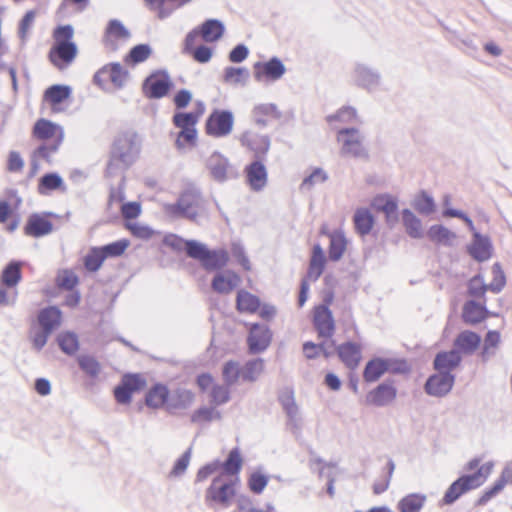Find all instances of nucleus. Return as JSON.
<instances>
[{
	"instance_id": "nucleus-1",
	"label": "nucleus",
	"mask_w": 512,
	"mask_h": 512,
	"mask_svg": "<svg viewBox=\"0 0 512 512\" xmlns=\"http://www.w3.org/2000/svg\"><path fill=\"white\" fill-rule=\"evenodd\" d=\"M141 138L134 131L118 134L112 144L106 175L116 176L135 163L141 152Z\"/></svg>"
},
{
	"instance_id": "nucleus-2",
	"label": "nucleus",
	"mask_w": 512,
	"mask_h": 512,
	"mask_svg": "<svg viewBox=\"0 0 512 512\" xmlns=\"http://www.w3.org/2000/svg\"><path fill=\"white\" fill-rule=\"evenodd\" d=\"M33 134L45 141L33 153L32 165L37 168L36 159L51 161V156L58 151L63 142L64 130L60 125L49 120L39 119L34 125Z\"/></svg>"
},
{
	"instance_id": "nucleus-3",
	"label": "nucleus",
	"mask_w": 512,
	"mask_h": 512,
	"mask_svg": "<svg viewBox=\"0 0 512 512\" xmlns=\"http://www.w3.org/2000/svg\"><path fill=\"white\" fill-rule=\"evenodd\" d=\"M74 29L71 25L59 26L54 30V44L49 51L50 62L58 69H66L76 58L78 49L72 41Z\"/></svg>"
},
{
	"instance_id": "nucleus-4",
	"label": "nucleus",
	"mask_w": 512,
	"mask_h": 512,
	"mask_svg": "<svg viewBox=\"0 0 512 512\" xmlns=\"http://www.w3.org/2000/svg\"><path fill=\"white\" fill-rule=\"evenodd\" d=\"M201 191L194 185L184 188L177 202L164 204V212L173 218H185L195 222L199 216L198 209L201 206Z\"/></svg>"
},
{
	"instance_id": "nucleus-5",
	"label": "nucleus",
	"mask_w": 512,
	"mask_h": 512,
	"mask_svg": "<svg viewBox=\"0 0 512 512\" xmlns=\"http://www.w3.org/2000/svg\"><path fill=\"white\" fill-rule=\"evenodd\" d=\"M365 136L357 128H342L337 133V141L341 144L340 154L354 158H366L367 150L364 146Z\"/></svg>"
},
{
	"instance_id": "nucleus-6",
	"label": "nucleus",
	"mask_w": 512,
	"mask_h": 512,
	"mask_svg": "<svg viewBox=\"0 0 512 512\" xmlns=\"http://www.w3.org/2000/svg\"><path fill=\"white\" fill-rule=\"evenodd\" d=\"M235 495L234 483L225 475H218L207 488L205 493V501L209 507L213 503L219 504L225 508L230 505L231 499Z\"/></svg>"
},
{
	"instance_id": "nucleus-7",
	"label": "nucleus",
	"mask_w": 512,
	"mask_h": 512,
	"mask_svg": "<svg viewBox=\"0 0 512 512\" xmlns=\"http://www.w3.org/2000/svg\"><path fill=\"white\" fill-rule=\"evenodd\" d=\"M353 84L369 93L379 90L382 86L381 72L362 62H356L351 72Z\"/></svg>"
},
{
	"instance_id": "nucleus-8",
	"label": "nucleus",
	"mask_w": 512,
	"mask_h": 512,
	"mask_svg": "<svg viewBox=\"0 0 512 512\" xmlns=\"http://www.w3.org/2000/svg\"><path fill=\"white\" fill-rule=\"evenodd\" d=\"M234 125V115L229 110L215 109L208 116L205 124L206 133L215 138L228 136Z\"/></svg>"
},
{
	"instance_id": "nucleus-9",
	"label": "nucleus",
	"mask_w": 512,
	"mask_h": 512,
	"mask_svg": "<svg viewBox=\"0 0 512 512\" xmlns=\"http://www.w3.org/2000/svg\"><path fill=\"white\" fill-rule=\"evenodd\" d=\"M198 122V115L193 112H178L173 116V124L180 128L176 139V146L178 148L184 147V140L187 144L194 145L197 137V130L195 128Z\"/></svg>"
},
{
	"instance_id": "nucleus-10",
	"label": "nucleus",
	"mask_w": 512,
	"mask_h": 512,
	"mask_svg": "<svg viewBox=\"0 0 512 512\" xmlns=\"http://www.w3.org/2000/svg\"><path fill=\"white\" fill-rule=\"evenodd\" d=\"M206 168L211 178L218 183H224L238 177L237 169L231 165L228 158L219 152H214L208 157Z\"/></svg>"
},
{
	"instance_id": "nucleus-11",
	"label": "nucleus",
	"mask_w": 512,
	"mask_h": 512,
	"mask_svg": "<svg viewBox=\"0 0 512 512\" xmlns=\"http://www.w3.org/2000/svg\"><path fill=\"white\" fill-rule=\"evenodd\" d=\"M403 366H405L404 362H396L392 359L378 357L373 358L367 362L363 371V378L366 382H375L387 371L394 373L403 372Z\"/></svg>"
},
{
	"instance_id": "nucleus-12",
	"label": "nucleus",
	"mask_w": 512,
	"mask_h": 512,
	"mask_svg": "<svg viewBox=\"0 0 512 512\" xmlns=\"http://www.w3.org/2000/svg\"><path fill=\"white\" fill-rule=\"evenodd\" d=\"M455 383V375L452 373H436L430 375L425 382V392L433 397L442 398L448 395Z\"/></svg>"
},
{
	"instance_id": "nucleus-13",
	"label": "nucleus",
	"mask_w": 512,
	"mask_h": 512,
	"mask_svg": "<svg viewBox=\"0 0 512 512\" xmlns=\"http://www.w3.org/2000/svg\"><path fill=\"white\" fill-rule=\"evenodd\" d=\"M172 86L167 72H156L148 76L143 83V92L150 99L164 97Z\"/></svg>"
},
{
	"instance_id": "nucleus-14",
	"label": "nucleus",
	"mask_w": 512,
	"mask_h": 512,
	"mask_svg": "<svg viewBox=\"0 0 512 512\" xmlns=\"http://www.w3.org/2000/svg\"><path fill=\"white\" fill-rule=\"evenodd\" d=\"M286 68L278 57H272L267 62L254 64V78L258 82L277 81L285 74Z\"/></svg>"
},
{
	"instance_id": "nucleus-15",
	"label": "nucleus",
	"mask_w": 512,
	"mask_h": 512,
	"mask_svg": "<svg viewBox=\"0 0 512 512\" xmlns=\"http://www.w3.org/2000/svg\"><path fill=\"white\" fill-rule=\"evenodd\" d=\"M313 324L319 337L330 339L335 332L334 318L326 305H319L315 308Z\"/></svg>"
},
{
	"instance_id": "nucleus-16",
	"label": "nucleus",
	"mask_w": 512,
	"mask_h": 512,
	"mask_svg": "<svg viewBox=\"0 0 512 512\" xmlns=\"http://www.w3.org/2000/svg\"><path fill=\"white\" fill-rule=\"evenodd\" d=\"M145 381L141 376L136 374L125 375L121 383L115 387L114 396L120 404H128L131 401L133 392L144 387Z\"/></svg>"
},
{
	"instance_id": "nucleus-17",
	"label": "nucleus",
	"mask_w": 512,
	"mask_h": 512,
	"mask_svg": "<svg viewBox=\"0 0 512 512\" xmlns=\"http://www.w3.org/2000/svg\"><path fill=\"white\" fill-rule=\"evenodd\" d=\"M103 78H108L115 87L122 88L129 78V72L120 63H110L94 75L97 84H100Z\"/></svg>"
},
{
	"instance_id": "nucleus-18",
	"label": "nucleus",
	"mask_w": 512,
	"mask_h": 512,
	"mask_svg": "<svg viewBox=\"0 0 512 512\" xmlns=\"http://www.w3.org/2000/svg\"><path fill=\"white\" fill-rule=\"evenodd\" d=\"M271 337V332L266 325L253 324L247 340L250 353L257 354L266 350Z\"/></svg>"
},
{
	"instance_id": "nucleus-19",
	"label": "nucleus",
	"mask_w": 512,
	"mask_h": 512,
	"mask_svg": "<svg viewBox=\"0 0 512 512\" xmlns=\"http://www.w3.org/2000/svg\"><path fill=\"white\" fill-rule=\"evenodd\" d=\"M246 179L253 191H262L268 180L267 169L263 163V160H254L245 168Z\"/></svg>"
},
{
	"instance_id": "nucleus-20",
	"label": "nucleus",
	"mask_w": 512,
	"mask_h": 512,
	"mask_svg": "<svg viewBox=\"0 0 512 512\" xmlns=\"http://www.w3.org/2000/svg\"><path fill=\"white\" fill-rule=\"evenodd\" d=\"M474 482L475 477H469L468 474L458 478L446 490L442 499L443 504L451 505L466 492L478 488Z\"/></svg>"
},
{
	"instance_id": "nucleus-21",
	"label": "nucleus",
	"mask_w": 512,
	"mask_h": 512,
	"mask_svg": "<svg viewBox=\"0 0 512 512\" xmlns=\"http://www.w3.org/2000/svg\"><path fill=\"white\" fill-rule=\"evenodd\" d=\"M492 243L488 236H483L479 232H474L473 240L467 247L469 255L478 262H484L492 256Z\"/></svg>"
},
{
	"instance_id": "nucleus-22",
	"label": "nucleus",
	"mask_w": 512,
	"mask_h": 512,
	"mask_svg": "<svg viewBox=\"0 0 512 512\" xmlns=\"http://www.w3.org/2000/svg\"><path fill=\"white\" fill-rule=\"evenodd\" d=\"M397 395L396 388L389 383H381L366 396V403L383 407L391 403Z\"/></svg>"
},
{
	"instance_id": "nucleus-23",
	"label": "nucleus",
	"mask_w": 512,
	"mask_h": 512,
	"mask_svg": "<svg viewBox=\"0 0 512 512\" xmlns=\"http://www.w3.org/2000/svg\"><path fill=\"white\" fill-rule=\"evenodd\" d=\"M131 37L130 31L117 19L108 22L103 36V43L107 48H117L115 40H128Z\"/></svg>"
},
{
	"instance_id": "nucleus-24",
	"label": "nucleus",
	"mask_w": 512,
	"mask_h": 512,
	"mask_svg": "<svg viewBox=\"0 0 512 512\" xmlns=\"http://www.w3.org/2000/svg\"><path fill=\"white\" fill-rule=\"evenodd\" d=\"M241 143L254 152L255 160H264L270 148V138L267 135H252L246 132L241 137Z\"/></svg>"
},
{
	"instance_id": "nucleus-25",
	"label": "nucleus",
	"mask_w": 512,
	"mask_h": 512,
	"mask_svg": "<svg viewBox=\"0 0 512 512\" xmlns=\"http://www.w3.org/2000/svg\"><path fill=\"white\" fill-rule=\"evenodd\" d=\"M462 361V357L458 350L443 351L436 354L433 367L441 373H452Z\"/></svg>"
},
{
	"instance_id": "nucleus-26",
	"label": "nucleus",
	"mask_w": 512,
	"mask_h": 512,
	"mask_svg": "<svg viewBox=\"0 0 512 512\" xmlns=\"http://www.w3.org/2000/svg\"><path fill=\"white\" fill-rule=\"evenodd\" d=\"M52 231L53 224L38 213L31 214L24 227L25 234L35 238L48 235Z\"/></svg>"
},
{
	"instance_id": "nucleus-27",
	"label": "nucleus",
	"mask_w": 512,
	"mask_h": 512,
	"mask_svg": "<svg viewBox=\"0 0 512 512\" xmlns=\"http://www.w3.org/2000/svg\"><path fill=\"white\" fill-rule=\"evenodd\" d=\"M279 401L286 412L288 417L287 425L293 430L300 429V417L298 407L294 400L293 392L290 390L284 391L279 396Z\"/></svg>"
},
{
	"instance_id": "nucleus-28",
	"label": "nucleus",
	"mask_w": 512,
	"mask_h": 512,
	"mask_svg": "<svg viewBox=\"0 0 512 512\" xmlns=\"http://www.w3.org/2000/svg\"><path fill=\"white\" fill-rule=\"evenodd\" d=\"M62 313L56 306H49L39 311L37 324L48 332H53L61 324Z\"/></svg>"
},
{
	"instance_id": "nucleus-29",
	"label": "nucleus",
	"mask_w": 512,
	"mask_h": 512,
	"mask_svg": "<svg viewBox=\"0 0 512 512\" xmlns=\"http://www.w3.org/2000/svg\"><path fill=\"white\" fill-rule=\"evenodd\" d=\"M341 361L350 369H355L361 359V348L353 342H346L337 347Z\"/></svg>"
},
{
	"instance_id": "nucleus-30",
	"label": "nucleus",
	"mask_w": 512,
	"mask_h": 512,
	"mask_svg": "<svg viewBox=\"0 0 512 512\" xmlns=\"http://www.w3.org/2000/svg\"><path fill=\"white\" fill-rule=\"evenodd\" d=\"M480 343L481 337L469 330L462 331L454 340L455 350L468 355L472 354L479 347Z\"/></svg>"
},
{
	"instance_id": "nucleus-31",
	"label": "nucleus",
	"mask_w": 512,
	"mask_h": 512,
	"mask_svg": "<svg viewBox=\"0 0 512 512\" xmlns=\"http://www.w3.org/2000/svg\"><path fill=\"white\" fill-rule=\"evenodd\" d=\"M326 264V257L322 247L319 244L313 246L311 259L309 262L307 277L311 281H317L322 275Z\"/></svg>"
},
{
	"instance_id": "nucleus-32",
	"label": "nucleus",
	"mask_w": 512,
	"mask_h": 512,
	"mask_svg": "<svg viewBox=\"0 0 512 512\" xmlns=\"http://www.w3.org/2000/svg\"><path fill=\"white\" fill-rule=\"evenodd\" d=\"M485 302L478 303L475 300H469L464 304L462 317L468 324H477L485 319L488 311Z\"/></svg>"
},
{
	"instance_id": "nucleus-33",
	"label": "nucleus",
	"mask_w": 512,
	"mask_h": 512,
	"mask_svg": "<svg viewBox=\"0 0 512 512\" xmlns=\"http://www.w3.org/2000/svg\"><path fill=\"white\" fill-rule=\"evenodd\" d=\"M195 399L193 392L187 389H177L168 399L167 410L173 412L175 410H184L189 408Z\"/></svg>"
},
{
	"instance_id": "nucleus-34",
	"label": "nucleus",
	"mask_w": 512,
	"mask_h": 512,
	"mask_svg": "<svg viewBox=\"0 0 512 512\" xmlns=\"http://www.w3.org/2000/svg\"><path fill=\"white\" fill-rule=\"evenodd\" d=\"M266 116H270L278 120L282 117V113L278 109L277 105L273 103H262L253 108L252 117L257 125L265 127L267 125V121L265 119Z\"/></svg>"
},
{
	"instance_id": "nucleus-35",
	"label": "nucleus",
	"mask_w": 512,
	"mask_h": 512,
	"mask_svg": "<svg viewBox=\"0 0 512 512\" xmlns=\"http://www.w3.org/2000/svg\"><path fill=\"white\" fill-rule=\"evenodd\" d=\"M228 262V253L224 249L209 250L207 249L202 261V267L208 271L223 268Z\"/></svg>"
},
{
	"instance_id": "nucleus-36",
	"label": "nucleus",
	"mask_w": 512,
	"mask_h": 512,
	"mask_svg": "<svg viewBox=\"0 0 512 512\" xmlns=\"http://www.w3.org/2000/svg\"><path fill=\"white\" fill-rule=\"evenodd\" d=\"M330 243L328 248V256L331 261H339L347 246V240L342 231L336 230L328 234Z\"/></svg>"
},
{
	"instance_id": "nucleus-37",
	"label": "nucleus",
	"mask_w": 512,
	"mask_h": 512,
	"mask_svg": "<svg viewBox=\"0 0 512 512\" xmlns=\"http://www.w3.org/2000/svg\"><path fill=\"white\" fill-rule=\"evenodd\" d=\"M200 35L205 42L219 40L225 31L223 23L217 19H208L199 27Z\"/></svg>"
},
{
	"instance_id": "nucleus-38",
	"label": "nucleus",
	"mask_w": 512,
	"mask_h": 512,
	"mask_svg": "<svg viewBox=\"0 0 512 512\" xmlns=\"http://www.w3.org/2000/svg\"><path fill=\"white\" fill-rule=\"evenodd\" d=\"M402 222L405 227L406 233L413 239H421L424 236L421 220L409 210L402 211Z\"/></svg>"
},
{
	"instance_id": "nucleus-39",
	"label": "nucleus",
	"mask_w": 512,
	"mask_h": 512,
	"mask_svg": "<svg viewBox=\"0 0 512 512\" xmlns=\"http://www.w3.org/2000/svg\"><path fill=\"white\" fill-rule=\"evenodd\" d=\"M169 391L166 386L162 384L154 385L146 394L145 403L151 408H160L165 403H168Z\"/></svg>"
},
{
	"instance_id": "nucleus-40",
	"label": "nucleus",
	"mask_w": 512,
	"mask_h": 512,
	"mask_svg": "<svg viewBox=\"0 0 512 512\" xmlns=\"http://www.w3.org/2000/svg\"><path fill=\"white\" fill-rule=\"evenodd\" d=\"M356 231L364 236L370 233L374 224V217L366 208H359L353 216Z\"/></svg>"
},
{
	"instance_id": "nucleus-41",
	"label": "nucleus",
	"mask_w": 512,
	"mask_h": 512,
	"mask_svg": "<svg viewBox=\"0 0 512 512\" xmlns=\"http://www.w3.org/2000/svg\"><path fill=\"white\" fill-rule=\"evenodd\" d=\"M428 238L439 245L451 246L456 234L443 225H432L428 232Z\"/></svg>"
},
{
	"instance_id": "nucleus-42",
	"label": "nucleus",
	"mask_w": 512,
	"mask_h": 512,
	"mask_svg": "<svg viewBox=\"0 0 512 512\" xmlns=\"http://www.w3.org/2000/svg\"><path fill=\"white\" fill-rule=\"evenodd\" d=\"M240 282L238 275L232 273L228 276L217 274L212 281L214 291L222 294L230 293Z\"/></svg>"
},
{
	"instance_id": "nucleus-43",
	"label": "nucleus",
	"mask_w": 512,
	"mask_h": 512,
	"mask_svg": "<svg viewBox=\"0 0 512 512\" xmlns=\"http://www.w3.org/2000/svg\"><path fill=\"white\" fill-rule=\"evenodd\" d=\"M22 278L21 262L11 261L1 273V282L7 288H14Z\"/></svg>"
},
{
	"instance_id": "nucleus-44",
	"label": "nucleus",
	"mask_w": 512,
	"mask_h": 512,
	"mask_svg": "<svg viewBox=\"0 0 512 512\" xmlns=\"http://www.w3.org/2000/svg\"><path fill=\"white\" fill-rule=\"evenodd\" d=\"M426 502V495L413 493L403 497L398 502V510L400 512H419Z\"/></svg>"
},
{
	"instance_id": "nucleus-45",
	"label": "nucleus",
	"mask_w": 512,
	"mask_h": 512,
	"mask_svg": "<svg viewBox=\"0 0 512 512\" xmlns=\"http://www.w3.org/2000/svg\"><path fill=\"white\" fill-rule=\"evenodd\" d=\"M236 306L240 312L254 313L260 307V300L257 296L245 290H240L237 293Z\"/></svg>"
},
{
	"instance_id": "nucleus-46",
	"label": "nucleus",
	"mask_w": 512,
	"mask_h": 512,
	"mask_svg": "<svg viewBox=\"0 0 512 512\" xmlns=\"http://www.w3.org/2000/svg\"><path fill=\"white\" fill-rule=\"evenodd\" d=\"M326 120L329 123H332L333 121H339L342 123H363L357 114V110L351 106H344L340 108L335 114L327 116Z\"/></svg>"
},
{
	"instance_id": "nucleus-47",
	"label": "nucleus",
	"mask_w": 512,
	"mask_h": 512,
	"mask_svg": "<svg viewBox=\"0 0 512 512\" xmlns=\"http://www.w3.org/2000/svg\"><path fill=\"white\" fill-rule=\"evenodd\" d=\"M71 94V88L67 85H52L44 93V97L53 105L62 103L64 100L69 98Z\"/></svg>"
},
{
	"instance_id": "nucleus-48",
	"label": "nucleus",
	"mask_w": 512,
	"mask_h": 512,
	"mask_svg": "<svg viewBox=\"0 0 512 512\" xmlns=\"http://www.w3.org/2000/svg\"><path fill=\"white\" fill-rule=\"evenodd\" d=\"M63 186V180L57 173H47L39 180L38 192L41 195H46L50 191L59 189Z\"/></svg>"
},
{
	"instance_id": "nucleus-49",
	"label": "nucleus",
	"mask_w": 512,
	"mask_h": 512,
	"mask_svg": "<svg viewBox=\"0 0 512 512\" xmlns=\"http://www.w3.org/2000/svg\"><path fill=\"white\" fill-rule=\"evenodd\" d=\"M60 349L67 355H73L79 348L78 337L73 332H62L57 336Z\"/></svg>"
},
{
	"instance_id": "nucleus-50",
	"label": "nucleus",
	"mask_w": 512,
	"mask_h": 512,
	"mask_svg": "<svg viewBox=\"0 0 512 512\" xmlns=\"http://www.w3.org/2000/svg\"><path fill=\"white\" fill-rule=\"evenodd\" d=\"M413 207L418 213L428 216L435 211V202L430 195L422 191L415 197Z\"/></svg>"
},
{
	"instance_id": "nucleus-51",
	"label": "nucleus",
	"mask_w": 512,
	"mask_h": 512,
	"mask_svg": "<svg viewBox=\"0 0 512 512\" xmlns=\"http://www.w3.org/2000/svg\"><path fill=\"white\" fill-rule=\"evenodd\" d=\"M80 369L88 376L95 378L101 372V365L95 357L90 355H80L77 358Z\"/></svg>"
},
{
	"instance_id": "nucleus-52",
	"label": "nucleus",
	"mask_w": 512,
	"mask_h": 512,
	"mask_svg": "<svg viewBox=\"0 0 512 512\" xmlns=\"http://www.w3.org/2000/svg\"><path fill=\"white\" fill-rule=\"evenodd\" d=\"M500 342V334L497 331H489L484 339L481 357L483 361L489 360L495 355L496 348Z\"/></svg>"
},
{
	"instance_id": "nucleus-53",
	"label": "nucleus",
	"mask_w": 512,
	"mask_h": 512,
	"mask_svg": "<svg viewBox=\"0 0 512 512\" xmlns=\"http://www.w3.org/2000/svg\"><path fill=\"white\" fill-rule=\"evenodd\" d=\"M488 290V284L484 283L483 276L480 274L472 277L468 283V294L473 298L483 299V301H486L485 294Z\"/></svg>"
},
{
	"instance_id": "nucleus-54",
	"label": "nucleus",
	"mask_w": 512,
	"mask_h": 512,
	"mask_svg": "<svg viewBox=\"0 0 512 512\" xmlns=\"http://www.w3.org/2000/svg\"><path fill=\"white\" fill-rule=\"evenodd\" d=\"M51 334V332L46 331L44 328L33 325L29 332V340L32 343L33 349L41 351Z\"/></svg>"
},
{
	"instance_id": "nucleus-55",
	"label": "nucleus",
	"mask_w": 512,
	"mask_h": 512,
	"mask_svg": "<svg viewBox=\"0 0 512 512\" xmlns=\"http://www.w3.org/2000/svg\"><path fill=\"white\" fill-rule=\"evenodd\" d=\"M264 368L263 360L258 358L248 361L241 370V377L245 381H255Z\"/></svg>"
},
{
	"instance_id": "nucleus-56",
	"label": "nucleus",
	"mask_w": 512,
	"mask_h": 512,
	"mask_svg": "<svg viewBox=\"0 0 512 512\" xmlns=\"http://www.w3.org/2000/svg\"><path fill=\"white\" fill-rule=\"evenodd\" d=\"M105 260V255L99 247H93L84 258V266L88 271L96 272Z\"/></svg>"
},
{
	"instance_id": "nucleus-57",
	"label": "nucleus",
	"mask_w": 512,
	"mask_h": 512,
	"mask_svg": "<svg viewBox=\"0 0 512 512\" xmlns=\"http://www.w3.org/2000/svg\"><path fill=\"white\" fill-rule=\"evenodd\" d=\"M249 76V72L244 67H227L224 70V81L230 84L245 83Z\"/></svg>"
},
{
	"instance_id": "nucleus-58",
	"label": "nucleus",
	"mask_w": 512,
	"mask_h": 512,
	"mask_svg": "<svg viewBox=\"0 0 512 512\" xmlns=\"http://www.w3.org/2000/svg\"><path fill=\"white\" fill-rule=\"evenodd\" d=\"M151 54L152 49L148 44H138L130 50L125 60L137 64L147 60Z\"/></svg>"
},
{
	"instance_id": "nucleus-59",
	"label": "nucleus",
	"mask_w": 512,
	"mask_h": 512,
	"mask_svg": "<svg viewBox=\"0 0 512 512\" xmlns=\"http://www.w3.org/2000/svg\"><path fill=\"white\" fill-rule=\"evenodd\" d=\"M221 466H223L225 472L228 475L238 474L242 467V458L239 450L237 448L232 449L226 461L221 464Z\"/></svg>"
},
{
	"instance_id": "nucleus-60",
	"label": "nucleus",
	"mask_w": 512,
	"mask_h": 512,
	"mask_svg": "<svg viewBox=\"0 0 512 512\" xmlns=\"http://www.w3.org/2000/svg\"><path fill=\"white\" fill-rule=\"evenodd\" d=\"M130 242L126 239H121L118 241H115L113 243L104 245L102 247H99L102 251L103 255H105V259L108 257H118L122 255L125 250L128 248Z\"/></svg>"
},
{
	"instance_id": "nucleus-61",
	"label": "nucleus",
	"mask_w": 512,
	"mask_h": 512,
	"mask_svg": "<svg viewBox=\"0 0 512 512\" xmlns=\"http://www.w3.org/2000/svg\"><path fill=\"white\" fill-rule=\"evenodd\" d=\"M493 279L488 284L489 290L493 293H499L502 291L506 284V277L499 263H494L492 266Z\"/></svg>"
},
{
	"instance_id": "nucleus-62",
	"label": "nucleus",
	"mask_w": 512,
	"mask_h": 512,
	"mask_svg": "<svg viewBox=\"0 0 512 512\" xmlns=\"http://www.w3.org/2000/svg\"><path fill=\"white\" fill-rule=\"evenodd\" d=\"M208 247L196 240H187L185 243V251L188 257L198 260L199 262L202 261Z\"/></svg>"
},
{
	"instance_id": "nucleus-63",
	"label": "nucleus",
	"mask_w": 512,
	"mask_h": 512,
	"mask_svg": "<svg viewBox=\"0 0 512 512\" xmlns=\"http://www.w3.org/2000/svg\"><path fill=\"white\" fill-rule=\"evenodd\" d=\"M221 414L219 411H216L212 407H201L197 409L191 416V422L200 423V422H209L213 419H220Z\"/></svg>"
},
{
	"instance_id": "nucleus-64",
	"label": "nucleus",
	"mask_w": 512,
	"mask_h": 512,
	"mask_svg": "<svg viewBox=\"0 0 512 512\" xmlns=\"http://www.w3.org/2000/svg\"><path fill=\"white\" fill-rule=\"evenodd\" d=\"M241 375L238 363L228 361L223 367V378L227 386L235 384Z\"/></svg>"
}]
</instances>
